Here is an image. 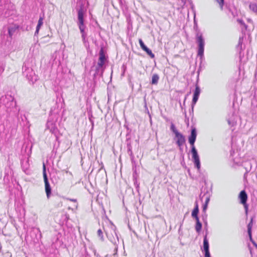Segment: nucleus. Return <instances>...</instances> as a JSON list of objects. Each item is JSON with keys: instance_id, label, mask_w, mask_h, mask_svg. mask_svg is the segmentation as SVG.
<instances>
[{"instance_id": "nucleus-1", "label": "nucleus", "mask_w": 257, "mask_h": 257, "mask_svg": "<svg viewBox=\"0 0 257 257\" xmlns=\"http://www.w3.org/2000/svg\"><path fill=\"white\" fill-rule=\"evenodd\" d=\"M196 137L197 130L195 127H192L191 134L189 136L188 141L191 146V153L192 154V158L194 165L197 168L198 170H199L201 167L200 159L197 151L194 146V143L195 142Z\"/></svg>"}, {"instance_id": "nucleus-2", "label": "nucleus", "mask_w": 257, "mask_h": 257, "mask_svg": "<svg viewBox=\"0 0 257 257\" xmlns=\"http://www.w3.org/2000/svg\"><path fill=\"white\" fill-rule=\"evenodd\" d=\"M107 61V57L105 55L103 47H101L99 52V58L97 65L95 67V72L93 74V78H96L97 77H102L103 73L105 69V63Z\"/></svg>"}, {"instance_id": "nucleus-3", "label": "nucleus", "mask_w": 257, "mask_h": 257, "mask_svg": "<svg viewBox=\"0 0 257 257\" xmlns=\"http://www.w3.org/2000/svg\"><path fill=\"white\" fill-rule=\"evenodd\" d=\"M194 30L196 32V40L198 44L197 56L200 58L201 62L204 59V51L205 46V41L203 37L202 34L198 29L197 24L194 20Z\"/></svg>"}, {"instance_id": "nucleus-4", "label": "nucleus", "mask_w": 257, "mask_h": 257, "mask_svg": "<svg viewBox=\"0 0 257 257\" xmlns=\"http://www.w3.org/2000/svg\"><path fill=\"white\" fill-rule=\"evenodd\" d=\"M22 70L23 75L31 84H34L38 79V76L35 74L32 68L27 66L26 63L24 64Z\"/></svg>"}, {"instance_id": "nucleus-5", "label": "nucleus", "mask_w": 257, "mask_h": 257, "mask_svg": "<svg viewBox=\"0 0 257 257\" xmlns=\"http://www.w3.org/2000/svg\"><path fill=\"white\" fill-rule=\"evenodd\" d=\"M0 104L8 108H11L16 106V102L13 96L7 94L0 98Z\"/></svg>"}, {"instance_id": "nucleus-6", "label": "nucleus", "mask_w": 257, "mask_h": 257, "mask_svg": "<svg viewBox=\"0 0 257 257\" xmlns=\"http://www.w3.org/2000/svg\"><path fill=\"white\" fill-rule=\"evenodd\" d=\"M43 176L45 183V190L46 192L47 198L49 199L51 195L52 189L49 182L48 176L46 173V168L44 164L43 166Z\"/></svg>"}, {"instance_id": "nucleus-7", "label": "nucleus", "mask_w": 257, "mask_h": 257, "mask_svg": "<svg viewBox=\"0 0 257 257\" xmlns=\"http://www.w3.org/2000/svg\"><path fill=\"white\" fill-rule=\"evenodd\" d=\"M78 22L77 23V25L79 27V30H85L86 26L84 24V16L85 11L83 9V7L82 6L78 10Z\"/></svg>"}, {"instance_id": "nucleus-8", "label": "nucleus", "mask_w": 257, "mask_h": 257, "mask_svg": "<svg viewBox=\"0 0 257 257\" xmlns=\"http://www.w3.org/2000/svg\"><path fill=\"white\" fill-rule=\"evenodd\" d=\"M238 199H239V203L243 205L245 213L247 214L248 211V205L246 203L247 195L244 190L240 192L238 195Z\"/></svg>"}, {"instance_id": "nucleus-9", "label": "nucleus", "mask_w": 257, "mask_h": 257, "mask_svg": "<svg viewBox=\"0 0 257 257\" xmlns=\"http://www.w3.org/2000/svg\"><path fill=\"white\" fill-rule=\"evenodd\" d=\"M30 235L31 237V239L34 242L38 241L40 238L41 237V233L39 228H33L30 232Z\"/></svg>"}, {"instance_id": "nucleus-10", "label": "nucleus", "mask_w": 257, "mask_h": 257, "mask_svg": "<svg viewBox=\"0 0 257 257\" xmlns=\"http://www.w3.org/2000/svg\"><path fill=\"white\" fill-rule=\"evenodd\" d=\"M175 138L177 139L176 144L179 147L180 150L182 151V146L183 145V144L185 143L186 141L185 138L184 136L183 135L180 133H177V135L175 136Z\"/></svg>"}, {"instance_id": "nucleus-11", "label": "nucleus", "mask_w": 257, "mask_h": 257, "mask_svg": "<svg viewBox=\"0 0 257 257\" xmlns=\"http://www.w3.org/2000/svg\"><path fill=\"white\" fill-rule=\"evenodd\" d=\"M200 92H201V90H200V87L197 84V82L195 85V91L193 93V99H192V101L193 107H194V105H195L197 101H198L199 95L200 94Z\"/></svg>"}, {"instance_id": "nucleus-12", "label": "nucleus", "mask_w": 257, "mask_h": 257, "mask_svg": "<svg viewBox=\"0 0 257 257\" xmlns=\"http://www.w3.org/2000/svg\"><path fill=\"white\" fill-rule=\"evenodd\" d=\"M19 26L16 24L10 25L8 27V34L10 38L16 33H18L19 32Z\"/></svg>"}, {"instance_id": "nucleus-13", "label": "nucleus", "mask_w": 257, "mask_h": 257, "mask_svg": "<svg viewBox=\"0 0 257 257\" xmlns=\"http://www.w3.org/2000/svg\"><path fill=\"white\" fill-rule=\"evenodd\" d=\"M139 44L141 48L146 52V53L151 58H154L155 55L152 53V51L149 49L144 44L142 39H139Z\"/></svg>"}, {"instance_id": "nucleus-14", "label": "nucleus", "mask_w": 257, "mask_h": 257, "mask_svg": "<svg viewBox=\"0 0 257 257\" xmlns=\"http://www.w3.org/2000/svg\"><path fill=\"white\" fill-rule=\"evenodd\" d=\"M114 235H113L112 234L109 235L107 234V237L108 239L110 240V241L115 246H117L118 244L119 243V239L118 235L116 232L114 230L113 231Z\"/></svg>"}, {"instance_id": "nucleus-15", "label": "nucleus", "mask_w": 257, "mask_h": 257, "mask_svg": "<svg viewBox=\"0 0 257 257\" xmlns=\"http://www.w3.org/2000/svg\"><path fill=\"white\" fill-rule=\"evenodd\" d=\"M47 126L50 130V131L52 133V134H53L55 136L56 139L57 140L58 137L56 136V135L58 132V129L56 127L55 124L52 121H48Z\"/></svg>"}, {"instance_id": "nucleus-16", "label": "nucleus", "mask_w": 257, "mask_h": 257, "mask_svg": "<svg viewBox=\"0 0 257 257\" xmlns=\"http://www.w3.org/2000/svg\"><path fill=\"white\" fill-rule=\"evenodd\" d=\"M203 250L204 251V253L210 252L209 244L207 237V233L204 236L203 238Z\"/></svg>"}, {"instance_id": "nucleus-17", "label": "nucleus", "mask_w": 257, "mask_h": 257, "mask_svg": "<svg viewBox=\"0 0 257 257\" xmlns=\"http://www.w3.org/2000/svg\"><path fill=\"white\" fill-rule=\"evenodd\" d=\"M137 177H138V175L137 174L136 171H135L133 173V180L134 186H135L137 192H139V183H138V182L137 181Z\"/></svg>"}, {"instance_id": "nucleus-18", "label": "nucleus", "mask_w": 257, "mask_h": 257, "mask_svg": "<svg viewBox=\"0 0 257 257\" xmlns=\"http://www.w3.org/2000/svg\"><path fill=\"white\" fill-rule=\"evenodd\" d=\"M127 154L130 156V158L132 160L134 159V156L132 151V147L131 146V143L128 142V140L127 139Z\"/></svg>"}, {"instance_id": "nucleus-19", "label": "nucleus", "mask_w": 257, "mask_h": 257, "mask_svg": "<svg viewBox=\"0 0 257 257\" xmlns=\"http://www.w3.org/2000/svg\"><path fill=\"white\" fill-rule=\"evenodd\" d=\"M199 213V207L197 203L196 204L195 206L194 207L192 212V217L195 219H199L198 214Z\"/></svg>"}, {"instance_id": "nucleus-20", "label": "nucleus", "mask_w": 257, "mask_h": 257, "mask_svg": "<svg viewBox=\"0 0 257 257\" xmlns=\"http://www.w3.org/2000/svg\"><path fill=\"white\" fill-rule=\"evenodd\" d=\"M243 166L245 171H246V173H248L251 170L252 165L250 162L248 161L245 162L243 164Z\"/></svg>"}, {"instance_id": "nucleus-21", "label": "nucleus", "mask_w": 257, "mask_h": 257, "mask_svg": "<svg viewBox=\"0 0 257 257\" xmlns=\"http://www.w3.org/2000/svg\"><path fill=\"white\" fill-rule=\"evenodd\" d=\"M159 80V76L157 74H154L152 76V81L151 83L153 85H156L158 84Z\"/></svg>"}, {"instance_id": "nucleus-22", "label": "nucleus", "mask_w": 257, "mask_h": 257, "mask_svg": "<svg viewBox=\"0 0 257 257\" xmlns=\"http://www.w3.org/2000/svg\"><path fill=\"white\" fill-rule=\"evenodd\" d=\"M196 220V226L195 229L198 233H199L201 230L202 225V223L199 221V219H195Z\"/></svg>"}, {"instance_id": "nucleus-23", "label": "nucleus", "mask_w": 257, "mask_h": 257, "mask_svg": "<svg viewBox=\"0 0 257 257\" xmlns=\"http://www.w3.org/2000/svg\"><path fill=\"white\" fill-rule=\"evenodd\" d=\"M227 122H228V124L230 126H233L236 125V120L235 119V118L233 117V116H232L231 117H230L227 119Z\"/></svg>"}, {"instance_id": "nucleus-24", "label": "nucleus", "mask_w": 257, "mask_h": 257, "mask_svg": "<svg viewBox=\"0 0 257 257\" xmlns=\"http://www.w3.org/2000/svg\"><path fill=\"white\" fill-rule=\"evenodd\" d=\"M249 9L255 14H257V4L256 3H250L249 5Z\"/></svg>"}, {"instance_id": "nucleus-25", "label": "nucleus", "mask_w": 257, "mask_h": 257, "mask_svg": "<svg viewBox=\"0 0 257 257\" xmlns=\"http://www.w3.org/2000/svg\"><path fill=\"white\" fill-rule=\"evenodd\" d=\"M253 219L251 218L249 223L247 224V233L248 236H251V228L252 227Z\"/></svg>"}, {"instance_id": "nucleus-26", "label": "nucleus", "mask_w": 257, "mask_h": 257, "mask_svg": "<svg viewBox=\"0 0 257 257\" xmlns=\"http://www.w3.org/2000/svg\"><path fill=\"white\" fill-rule=\"evenodd\" d=\"M81 37L82 39V41L84 43L86 42V37H87V34L85 31V30H82L80 31Z\"/></svg>"}, {"instance_id": "nucleus-27", "label": "nucleus", "mask_w": 257, "mask_h": 257, "mask_svg": "<svg viewBox=\"0 0 257 257\" xmlns=\"http://www.w3.org/2000/svg\"><path fill=\"white\" fill-rule=\"evenodd\" d=\"M5 66V63H4L3 61H0V76L4 71Z\"/></svg>"}, {"instance_id": "nucleus-28", "label": "nucleus", "mask_w": 257, "mask_h": 257, "mask_svg": "<svg viewBox=\"0 0 257 257\" xmlns=\"http://www.w3.org/2000/svg\"><path fill=\"white\" fill-rule=\"evenodd\" d=\"M170 129L171 131L175 134V136L177 135V133H180V132H179L177 131L175 125L173 123H172L171 124Z\"/></svg>"}, {"instance_id": "nucleus-29", "label": "nucleus", "mask_w": 257, "mask_h": 257, "mask_svg": "<svg viewBox=\"0 0 257 257\" xmlns=\"http://www.w3.org/2000/svg\"><path fill=\"white\" fill-rule=\"evenodd\" d=\"M97 233L98 236L100 237V239L102 241H103L104 240V237H103V233H102V231L101 229H99L97 230Z\"/></svg>"}, {"instance_id": "nucleus-30", "label": "nucleus", "mask_w": 257, "mask_h": 257, "mask_svg": "<svg viewBox=\"0 0 257 257\" xmlns=\"http://www.w3.org/2000/svg\"><path fill=\"white\" fill-rule=\"evenodd\" d=\"M237 22L239 24H240L241 26H243L245 30L247 29V26L244 23L243 20L240 19H238Z\"/></svg>"}, {"instance_id": "nucleus-31", "label": "nucleus", "mask_w": 257, "mask_h": 257, "mask_svg": "<svg viewBox=\"0 0 257 257\" xmlns=\"http://www.w3.org/2000/svg\"><path fill=\"white\" fill-rule=\"evenodd\" d=\"M204 214H202V220L204 222V223L206 225H207V214L205 213H203Z\"/></svg>"}, {"instance_id": "nucleus-32", "label": "nucleus", "mask_w": 257, "mask_h": 257, "mask_svg": "<svg viewBox=\"0 0 257 257\" xmlns=\"http://www.w3.org/2000/svg\"><path fill=\"white\" fill-rule=\"evenodd\" d=\"M216 1L219 4V6L220 7V9L221 10H222L223 9V5H224V0H216Z\"/></svg>"}, {"instance_id": "nucleus-33", "label": "nucleus", "mask_w": 257, "mask_h": 257, "mask_svg": "<svg viewBox=\"0 0 257 257\" xmlns=\"http://www.w3.org/2000/svg\"><path fill=\"white\" fill-rule=\"evenodd\" d=\"M242 41H243V39L242 38L240 37L239 39V40H238V44L237 46V48H240V49H241Z\"/></svg>"}, {"instance_id": "nucleus-34", "label": "nucleus", "mask_w": 257, "mask_h": 257, "mask_svg": "<svg viewBox=\"0 0 257 257\" xmlns=\"http://www.w3.org/2000/svg\"><path fill=\"white\" fill-rule=\"evenodd\" d=\"M43 18L40 17L38 20V25H39L42 26L43 25Z\"/></svg>"}, {"instance_id": "nucleus-35", "label": "nucleus", "mask_w": 257, "mask_h": 257, "mask_svg": "<svg viewBox=\"0 0 257 257\" xmlns=\"http://www.w3.org/2000/svg\"><path fill=\"white\" fill-rule=\"evenodd\" d=\"M207 206H208V204H206V203H204V205L203 206V210H202V211H203V213H205L206 212Z\"/></svg>"}, {"instance_id": "nucleus-36", "label": "nucleus", "mask_w": 257, "mask_h": 257, "mask_svg": "<svg viewBox=\"0 0 257 257\" xmlns=\"http://www.w3.org/2000/svg\"><path fill=\"white\" fill-rule=\"evenodd\" d=\"M209 200H210V198L209 196H207L205 198V203H206V204H208L209 202Z\"/></svg>"}, {"instance_id": "nucleus-37", "label": "nucleus", "mask_w": 257, "mask_h": 257, "mask_svg": "<svg viewBox=\"0 0 257 257\" xmlns=\"http://www.w3.org/2000/svg\"><path fill=\"white\" fill-rule=\"evenodd\" d=\"M145 107H146V110L147 111V113L148 114H149L150 117L151 118V114L150 113H149V110H148V108L147 106V104H146V102L145 103Z\"/></svg>"}, {"instance_id": "nucleus-38", "label": "nucleus", "mask_w": 257, "mask_h": 257, "mask_svg": "<svg viewBox=\"0 0 257 257\" xmlns=\"http://www.w3.org/2000/svg\"><path fill=\"white\" fill-rule=\"evenodd\" d=\"M205 257H211L210 252L204 253Z\"/></svg>"}, {"instance_id": "nucleus-39", "label": "nucleus", "mask_w": 257, "mask_h": 257, "mask_svg": "<svg viewBox=\"0 0 257 257\" xmlns=\"http://www.w3.org/2000/svg\"><path fill=\"white\" fill-rule=\"evenodd\" d=\"M193 110H194V107H193V104H192V108L191 109H190L189 111L190 113H193Z\"/></svg>"}, {"instance_id": "nucleus-40", "label": "nucleus", "mask_w": 257, "mask_h": 257, "mask_svg": "<svg viewBox=\"0 0 257 257\" xmlns=\"http://www.w3.org/2000/svg\"><path fill=\"white\" fill-rule=\"evenodd\" d=\"M69 200H70V201H72V202H77V200L76 199H71V198H69L68 199Z\"/></svg>"}, {"instance_id": "nucleus-41", "label": "nucleus", "mask_w": 257, "mask_h": 257, "mask_svg": "<svg viewBox=\"0 0 257 257\" xmlns=\"http://www.w3.org/2000/svg\"><path fill=\"white\" fill-rule=\"evenodd\" d=\"M41 27V26L37 24V26L36 27V29L37 30V31L40 30Z\"/></svg>"}, {"instance_id": "nucleus-42", "label": "nucleus", "mask_w": 257, "mask_h": 257, "mask_svg": "<svg viewBox=\"0 0 257 257\" xmlns=\"http://www.w3.org/2000/svg\"><path fill=\"white\" fill-rule=\"evenodd\" d=\"M249 237L250 240L252 242V243H254V241L252 239V236L251 235V236H249Z\"/></svg>"}, {"instance_id": "nucleus-43", "label": "nucleus", "mask_w": 257, "mask_h": 257, "mask_svg": "<svg viewBox=\"0 0 257 257\" xmlns=\"http://www.w3.org/2000/svg\"><path fill=\"white\" fill-rule=\"evenodd\" d=\"M247 174L248 173H246V171H245V173H244V174L243 175V178H244V179H246Z\"/></svg>"}, {"instance_id": "nucleus-44", "label": "nucleus", "mask_w": 257, "mask_h": 257, "mask_svg": "<svg viewBox=\"0 0 257 257\" xmlns=\"http://www.w3.org/2000/svg\"><path fill=\"white\" fill-rule=\"evenodd\" d=\"M39 30H38V31H37V29H36V31H35V36H36L37 35H38V33H39Z\"/></svg>"}, {"instance_id": "nucleus-45", "label": "nucleus", "mask_w": 257, "mask_h": 257, "mask_svg": "<svg viewBox=\"0 0 257 257\" xmlns=\"http://www.w3.org/2000/svg\"><path fill=\"white\" fill-rule=\"evenodd\" d=\"M101 165H102V166H101V168L99 169V171H100V170H101V169H103V168H104V166H103V165L102 163H101Z\"/></svg>"}, {"instance_id": "nucleus-46", "label": "nucleus", "mask_w": 257, "mask_h": 257, "mask_svg": "<svg viewBox=\"0 0 257 257\" xmlns=\"http://www.w3.org/2000/svg\"><path fill=\"white\" fill-rule=\"evenodd\" d=\"M85 253H86V255H88V252H87L86 248H85Z\"/></svg>"}, {"instance_id": "nucleus-47", "label": "nucleus", "mask_w": 257, "mask_h": 257, "mask_svg": "<svg viewBox=\"0 0 257 257\" xmlns=\"http://www.w3.org/2000/svg\"><path fill=\"white\" fill-rule=\"evenodd\" d=\"M77 207H78V204H76V205H75V208L76 209V208H77Z\"/></svg>"}, {"instance_id": "nucleus-48", "label": "nucleus", "mask_w": 257, "mask_h": 257, "mask_svg": "<svg viewBox=\"0 0 257 257\" xmlns=\"http://www.w3.org/2000/svg\"><path fill=\"white\" fill-rule=\"evenodd\" d=\"M253 244L254 245V246H255L256 247H257V244H256L255 242H254V243H253Z\"/></svg>"}, {"instance_id": "nucleus-49", "label": "nucleus", "mask_w": 257, "mask_h": 257, "mask_svg": "<svg viewBox=\"0 0 257 257\" xmlns=\"http://www.w3.org/2000/svg\"><path fill=\"white\" fill-rule=\"evenodd\" d=\"M26 238H29V235H28V234H27V235L26 236Z\"/></svg>"}, {"instance_id": "nucleus-50", "label": "nucleus", "mask_w": 257, "mask_h": 257, "mask_svg": "<svg viewBox=\"0 0 257 257\" xmlns=\"http://www.w3.org/2000/svg\"><path fill=\"white\" fill-rule=\"evenodd\" d=\"M205 196V194H204L202 196H201L202 198H203V197Z\"/></svg>"}]
</instances>
